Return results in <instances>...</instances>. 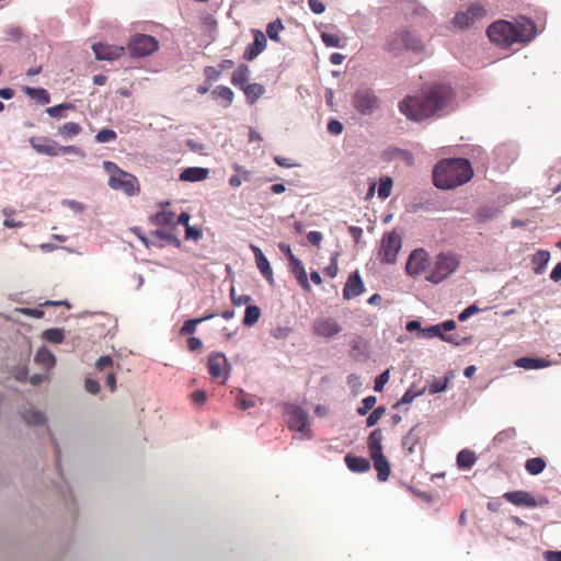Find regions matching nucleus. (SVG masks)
Listing matches in <instances>:
<instances>
[{"mask_svg":"<svg viewBox=\"0 0 561 561\" xmlns=\"http://www.w3.org/2000/svg\"><path fill=\"white\" fill-rule=\"evenodd\" d=\"M455 101L453 88L438 83L425 88L421 95L407 96L398 107L407 118L421 122L450 113L455 108Z\"/></svg>","mask_w":561,"mask_h":561,"instance_id":"obj_1","label":"nucleus"},{"mask_svg":"<svg viewBox=\"0 0 561 561\" xmlns=\"http://www.w3.org/2000/svg\"><path fill=\"white\" fill-rule=\"evenodd\" d=\"M472 175L473 170L467 159H444L433 170V182L437 188L453 190L469 182Z\"/></svg>","mask_w":561,"mask_h":561,"instance_id":"obj_2","label":"nucleus"},{"mask_svg":"<svg viewBox=\"0 0 561 561\" xmlns=\"http://www.w3.org/2000/svg\"><path fill=\"white\" fill-rule=\"evenodd\" d=\"M522 25H515L507 21L493 22L488 27V37L492 43L504 48L512 47L515 43H524L525 33Z\"/></svg>","mask_w":561,"mask_h":561,"instance_id":"obj_3","label":"nucleus"},{"mask_svg":"<svg viewBox=\"0 0 561 561\" xmlns=\"http://www.w3.org/2000/svg\"><path fill=\"white\" fill-rule=\"evenodd\" d=\"M354 110L364 116H371L381 107V101L376 92L367 87L357 89L351 99Z\"/></svg>","mask_w":561,"mask_h":561,"instance_id":"obj_4","label":"nucleus"},{"mask_svg":"<svg viewBox=\"0 0 561 561\" xmlns=\"http://www.w3.org/2000/svg\"><path fill=\"white\" fill-rule=\"evenodd\" d=\"M459 265V261L455 254L439 253L436 255L430 273L425 279L432 284H439L451 275Z\"/></svg>","mask_w":561,"mask_h":561,"instance_id":"obj_5","label":"nucleus"},{"mask_svg":"<svg viewBox=\"0 0 561 561\" xmlns=\"http://www.w3.org/2000/svg\"><path fill=\"white\" fill-rule=\"evenodd\" d=\"M284 413L287 416L289 430L300 433V438L310 439L312 437L309 414L306 410L297 404H286Z\"/></svg>","mask_w":561,"mask_h":561,"instance_id":"obj_6","label":"nucleus"},{"mask_svg":"<svg viewBox=\"0 0 561 561\" xmlns=\"http://www.w3.org/2000/svg\"><path fill=\"white\" fill-rule=\"evenodd\" d=\"M159 48V42L156 37L146 34H135L133 35L128 43L127 49L131 57H147Z\"/></svg>","mask_w":561,"mask_h":561,"instance_id":"obj_7","label":"nucleus"},{"mask_svg":"<svg viewBox=\"0 0 561 561\" xmlns=\"http://www.w3.org/2000/svg\"><path fill=\"white\" fill-rule=\"evenodd\" d=\"M402 245V239L396 231L382 236L378 251V259L382 263L393 264Z\"/></svg>","mask_w":561,"mask_h":561,"instance_id":"obj_8","label":"nucleus"},{"mask_svg":"<svg viewBox=\"0 0 561 561\" xmlns=\"http://www.w3.org/2000/svg\"><path fill=\"white\" fill-rule=\"evenodd\" d=\"M207 367L209 375L213 378L224 377L221 383L226 382L231 369V365L228 362L227 357L225 356V354L220 352H214L208 356Z\"/></svg>","mask_w":561,"mask_h":561,"instance_id":"obj_9","label":"nucleus"},{"mask_svg":"<svg viewBox=\"0 0 561 561\" xmlns=\"http://www.w3.org/2000/svg\"><path fill=\"white\" fill-rule=\"evenodd\" d=\"M427 266L428 254L424 249L419 248L410 253L405 264V271L410 276L416 277L421 275Z\"/></svg>","mask_w":561,"mask_h":561,"instance_id":"obj_10","label":"nucleus"},{"mask_svg":"<svg viewBox=\"0 0 561 561\" xmlns=\"http://www.w3.org/2000/svg\"><path fill=\"white\" fill-rule=\"evenodd\" d=\"M342 331L339 322L331 317H320L312 324V333L318 336L330 339Z\"/></svg>","mask_w":561,"mask_h":561,"instance_id":"obj_11","label":"nucleus"},{"mask_svg":"<svg viewBox=\"0 0 561 561\" xmlns=\"http://www.w3.org/2000/svg\"><path fill=\"white\" fill-rule=\"evenodd\" d=\"M92 49L98 60H116L125 54V47L103 43L93 44Z\"/></svg>","mask_w":561,"mask_h":561,"instance_id":"obj_12","label":"nucleus"},{"mask_svg":"<svg viewBox=\"0 0 561 561\" xmlns=\"http://www.w3.org/2000/svg\"><path fill=\"white\" fill-rule=\"evenodd\" d=\"M108 186L112 190L123 191L128 196H133L138 190L137 179L128 172H125V176H110Z\"/></svg>","mask_w":561,"mask_h":561,"instance_id":"obj_13","label":"nucleus"},{"mask_svg":"<svg viewBox=\"0 0 561 561\" xmlns=\"http://www.w3.org/2000/svg\"><path fill=\"white\" fill-rule=\"evenodd\" d=\"M364 291V283L357 271L352 273L343 288V298L346 300L353 299L359 296Z\"/></svg>","mask_w":561,"mask_h":561,"instance_id":"obj_14","label":"nucleus"},{"mask_svg":"<svg viewBox=\"0 0 561 561\" xmlns=\"http://www.w3.org/2000/svg\"><path fill=\"white\" fill-rule=\"evenodd\" d=\"M30 144L37 153L46 154L49 157L59 156V145L56 141L47 138L32 137L30 139Z\"/></svg>","mask_w":561,"mask_h":561,"instance_id":"obj_15","label":"nucleus"},{"mask_svg":"<svg viewBox=\"0 0 561 561\" xmlns=\"http://www.w3.org/2000/svg\"><path fill=\"white\" fill-rule=\"evenodd\" d=\"M254 41L245 48L243 58L248 61L256 58L266 47V37L265 35L256 30L253 32Z\"/></svg>","mask_w":561,"mask_h":561,"instance_id":"obj_16","label":"nucleus"},{"mask_svg":"<svg viewBox=\"0 0 561 561\" xmlns=\"http://www.w3.org/2000/svg\"><path fill=\"white\" fill-rule=\"evenodd\" d=\"M288 263L290 272L294 274L302 289H305L306 291H310L311 286L308 280L307 272L305 270L302 262L298 257H290V261Z\"/></svg>","mask_w":561,"mask_h":561,"instance_id":"obj_17","label":"nucleus"},{"mask_svg":"<svg viewBox=\"0 0 561 561\" xmlns=\"http://www.w3.org/2000/svg\"><path fill=\"white\" fill-rule=\"evenodd\" d=\"M370 458L374 462V468L377 471L378 480L381 482L387 481L390 474V463L385 457L383 453L374 454L370 456Z\"/></svg>","mask_w":561,"mask_h":561,"instance_id":"obj_18","label":"nucleus"},{"mask_svg":"<svg viewBox=\"0 0 561 561\" xmlns=\"http://www.w3.org/2000/svg\"><path fill=\"white\" fill-rule=\"evenodd\" d=\"M401 41L403 48L408 50H412L414 53H421L424 50V45L422 41L408 28L401 31Z\"/></svg>","mask_w":561,"mask_h":561,"instance_id":"obj_19","label":"nucleus"},{"mask_svg":"<svg viewBox=\"0 0 561 561\" xmlns=\"http://www.w3.org/2000/svg\"><path fill=\"white\" fill-rule=\"evenodd\" d=\"M209 170L201 167H190L184 169L180 174V180L183 182H199L207 179Z\"/></svg>","mask_w":561,"mask_h":561,"instance_id":"obj_20","label":"nucleus"},{"mask_svg":"<svg viewBox=\"0 0 561 561\" xmlns=\"http://www.w3.org/2000/svg\"><path fill=\"white\" fill-rule=\"evenodd\" d=\"M546 27V13L536 12V19L533 20L528 16V43L536 38L538 34L543 32Z\"/></svg>","mask_w":561,"mask_h":561,"instance_id":"obj_21","label":"nucleus"},{"mask_svg":"<svg viewBox=\"0 0 561 561\" xmlns=\"http://www.w3.org/2000/svg\"><path fill=\"white\" fill-rule=\"evenodd\" d=\"M345 465L352 472L364 473L370 469V462L367 458L346 455Z\"/></svg>","mask_w":561,"mask_h":561,"instance_id":"obj_22","label":"nucleus"},{"mask_svg":"<svg viewBox=\"0 0 561 561\" xmlns=\"http://www.w3.org/2000/svg\"><path fill=\"white\" fill-rule=\"evenodd\" d=\"M211 95L216 101H220L224 107H229L233 101V91L226 85H217L213 91Z\"/></svg>","mask_w":561,"mask_h":561,"instance_id":"obj_23","label":"nucleus"},{"mask_svg":"<svg viewBox=\"0 0 561 561\" xmlns=\"http://www.w3.org/2000/svg\"><path fill=\"white\" fill-rule=\"evenodd\" d=\"M550 260V252L547 250H538L531 256V262L534 264V272L537 275H541L545 273L547 264Z\"/></svg>","mask_w":561,"mask_h":561,"instance_id":"obj_24","label":"nucleus"},{"mask_svg":"<svg viewBox=\"0 0 561 561\" xmlns=\"http://www.w3.org/2000/svg\"><path fill=\"white\" fill-rule=\"evenodd\" d=\"M500 214V208L493 204L483 205L478 208L476 218L479 222H488L496 218Z\"/></svg>","mask_w":561,"mask_h":561,"instance_id":"obj_25","label":"nucleus"},{"mask_svg":"<svg viewBox=\"0 0 561 561\" xmlns=\"http://www.w3.org/2000/svg\"><path fill=\"white\" fill-rule=\"evenodd\" d=\"M382 439L383 434L380 428H376L373 432H370L367 442L370 456L374 454L382 453Z\"/></svg>","mask_w":561,"mask_h":561,"instance_id":"obj_26","label":"nucleus"},{"mask_svg":"<svg viewBox=\"0 0 561 561\" xmlns=\"http://www.w3.org/2000/svg\"><path fill=\"white\" fill-rule=\"evenodd\" d=\"M477 462V456L472 450L462 449L457 455V466L460 469H471Z\"/></svg>","mask_w":561,"mask_h":561,"instance_id":"obj_27","label":"nucleus"},{"mask_svg":"<svg viewBox=\"0 0 561 561\" xmlns=\"http://www.w3.org/2000/svg\"><path fill=\"white\" fill-rule=\"evenodd\" d=\"M242 90L249 104H254L265 92V88L260 83L245 84Z\"/></svg>","mask_w":561,"mask_h":561,"instance_id":"obj_28","label":"nucleus"},{"mask_svg":"<svg viewBox=\"0 0 561 561\" xmlns=\"http://www.w3.org/2000/svg\"><path fill=\"white\" fill-rule=\"evenodd\" d=\"M24 92L36 103L41 105L48 104L50 102L49 93L43 88H31L25 87Z\"/></svg>","mask_w":561,"mask_h":561,"instance_id":"obj_29","label":"nucleus"},{"mask_svg":"<svg viewBox=\"0 0 561 561\" xmlns=\"http://www.w3.org/2000/svg\"><path fill=\"white\" fill-rule=\"evenodd\" d=\"M233 170L236 171V174L231 175L229 179V185L231 187H239L243 182L251 180V172L239 164H234Z\"/></svg>","mask_w":561,"mask_h":561,"instance_id":"obj_30","label":"nucleus"},{"mask_svg":"<svg viewBox=\"0 0 561 561\" xmlns=\"http://www.w3.org/2000/svg\"><path fill=\"white\" fill-rule=\"evenodd\" d=\"M215 317H217V313H210V314L204 316L202 318L186 320L183 323L182 328L180 329V334L181 335L193 334L196 331L197 324H199L204 321H207L209 319H213Z\"/></svg>","mask_w":561,"mask_h":561,"instance_id":"obj_31","label":"nucleus"},{"mask_svg":"<svg viewBox=\"0 0 561 561\" xmlns=\"http://www.w3.org/2000/svg\"><path fill=\"white\" fill-rule=\"evenodd\" d=\"M250 78V69L247 65L241 64L231 76V83L236 87H244L245 82Z\"/></svg>","mask_w":561,"mask_h":561,"instance_id":"obj_32","label":"nucleus"},{"mask_svg":"<svg viewBox=\"0 0 561 561\" xmlns=\"http://www.w3.org/2000/svg\"><path fill=\"white\" fill-rule=\"evenodd\" d=\"M261 309L256 305H249L245 308L244 317H243V324L245 327H253L261 317Z\"/></svg>","mask_w":561,"mask_h":561,"instance_id":"obj_33","label":"nucleus"},{"mask_svg":"<svg viewBox=\"0 0 561 561\" xmlns=\"http://www.w3.org/2000/svg\"><path fill=\"white\" fill-rule=\"evenodd\" d=\"M417 426L412 427L409 433L402 438V447L407 455L414 453L415 445L419 442V436L415 434Z\"/></svg>","mask_w":561,"mask_h":561,"instance_id":"obj_34","label":"nucleus"},{"mask_svg":"<svg viewBox=\"0 0 561 561\" xmlns=\"http://www.w3.org/2000/svg\"><path fill=\"white\" fill-rule=\"evenodd\" d=\"M81 129L82 128L78 123L68 122L59 127L58 134L64 139H70V138L78 136L80 134Z\"/></svg>","mask_w":561,"mask_h":561,"instance_id":"obj_35","label":"nucleus"},{"mask_svg":"<svg viewBox=\"0 0 561 561\" xmlns=\"http://www.w3.org/2000/svg\"><path fill=\"white\" fill-rule=\"evenodd\" d=\"M454 378L451 371L445 375L444 379H435L427 388L428 393L435 394L444 392L447 389L448 382Z\"/></svg>","mask_w":561,"mask_h":561,"instance_id":"obj_36","label":"nucleus"},{"mask_svg":"<svg viewBox=\"0 0 561 561\" xmlns=\"http://www.w3.org/2000/svg\"><path fill=\"white\" fill-rule=\"evenodd\" d=\"M255 262H256V266H257L259 271L261 272V274L265 277V279L271 285H273L274 284L273 271H272V267L270 265L267 257L264 255V256L255 260Z\"/></svg>","mask_w":561,"mask_h":561,"instance_id":"obj_37","label":"nucleus"},{"mask_svg":"<svg viewBox=\"0 0 561 561\" xmlns=\"http://www.w3.org/2000/svg\"><path fill=\"white\" fill-rule=\"evenodd\" d=\"M35 360L46 368H50L55 365V356L54 354L45 347H42L35 355Z\"/></svg>","mask_w":561,"mask_h":561,"instance_id":"obj_38","label":"nucleus"},{"mask_svg":"<svg viewBox=\"0 0 561 561\" xmlns=\"http://www.w3.org/2000/svg\"><path fill=\"white\" fill-rule=\"evenodd\" d=\"M43 337L50 343L59 344L65 339V331L59 328L47 329L43 332Z\"/></svg>","mask_w":561,"mask_h":561,"instance_id":"obj_39","label":"nucleus"},{"mask_svg":"<svg viewBox=\"0 0 561 561\" xmlns=\"http://www.w3.org/2000/svg\"><path fill=\"white\" fill-rule=\"evenodd\" d=\"M284 30V25L280 19H276L266 26V35L270 39L280 42L279 33Z\"/></svg>","mask_w":561,"mask_h":561,"instance_id":"obj_40","label":"nucleus"},{"mask_svg":"<svg viewBox=\"0 0 561 561\" xmlns=\"http://www.w3.org/2000/svg\"><path fill=\"white\" fill-rule=\"evenodd\" d=\"M426 391V388L415 389L414 387L409 388L399 402L394 404V408H398L401 404H409L411 403L415 398L422 396Z\"/></svg>","mask_w":561,"mask_h":561,"instance_id":"obj_41","label":"nucleus"},{"mask_svg":"<svg viewBox=\"0 0 561 561\" xmlns=\"http://www.w3.org/2000/svg\"><path fill=\"white\" fill-rule=\"evenodd\" d=\"M23 417L25 422L31 425H39L45 423L44 413L35 409L26 410L23 414Z\"/></svg>","mask_w":561,"mask_h":561,"instance_id":"obj_42","label":"nucleus"},{"mask_svg":"<svg viewBox=\"0 0 561 561\" xmlns=\"http://www.w3.org/2000/svg\"><path fill=\"white\" fill-rule=\"evenodd\" d=\"M403 48L402 41H401V31L394 32L387 41L385 49L390 53H398L401 51Z\"/></svg>","mask_w":561,"mask_h":561,"instance_id":"obj_43","label":"nucleus"},{"mask_svg":"<svg viewBox=\"0 0 561 561\" xmlns=\"http://www.w3.org/2000/svg\"><path fill=\"white\" fill-rule=\"evenodd\" d=\"M546 466V460L541 457L529 458L528 474L537 476L545 470Z\"/></svg>","mask_w":561,"mask_h":561,"instance_id":"obj_44","label":"nucleus"},{"mask_svg":"<svg viewBox=\"0 0 561 561\" xmlns=\"http://www.w3.org/2000/svg\"><path fill=\"white\" fill-rule=\"evenodd\" d=\"M392 184H393L392 179L389 176H383L380 179L379 187H378V197L380 199H386L390 196Z\"/></svg>","mask_w":561,"mask_h":561,"instance_id":"obj_45","label":"nucleus"},{"mask_svg":"<svg viewBox=\"0 0 561 561\" xmlns=\"http://www.w3.org/2000/svg\"><path fill=\"white\" fill-rule=\"evenodd\" d=\"M453 22L456 27L465 28V27H468L471 24H473L474 20H473V18H471L470 13L468 11H466V12H458L455 15Z\"/></svg>","mask_w":561,"mask_h":561,"instance_id":"obj_46","label":"nucleus"},{"mask_svg":"<svg viewBox=\"0 0 561 561\" xmlns=\"http://www.w3.org/2000/svg\"><path fill=\"white\" fill-rule=\"evenodd\" d=\"M174 213L162 210L154 215L153 222L158 226H170L173 224Z\"/></svg>","mask_w":561,"mask_h":561,"instance_id":"obj_47","label":"nucleus"},{"mask_svg":"<svg viewBox=\"0 0 561 561\" xmlns=\"http://www.w3.org/2000/svg\"><path fill=\"white\" fill-rule=\"evenodd\" d=\"M321 38H322V42L328 47H336V48H342L343 47L341 38H340V36L337 34L322 32L321 33Z\"/></svg>","mask_w":561,"mask_h":561,"instance_id":"obj_48","label":"nucleus"},{"mask_svg":"<svg viewBox=\"0 0 561 561\" xmlns=\"http://www.w3.org/2000/svg\"><path fill=\"white\" fill-rule=\"evenodd\" d=\"M504 497L515 505H526V491L506 492Z\"/></svg>","mask_w":561,"mask_h":561,"instance_id":"obj_49","label":"nucleus"},{"mask_svg":"<svg viewBox=\"0 0 561 561\" xmlns=\"http://www.w3.org/2000/svg\"><path fill=\"white\" fill-rule=\"evenodd\" d=\"M421 334L424 337L433 339L438 337L440 340L445 339V333L442 331V325L435 324L431 325L428 328H425L424 330H421Z\"/></svg>","mask_w":561,"mask_h":561,"instance_id":"obj_50","label":"nucleus"},{"mask_svg":"<svg viewBox=\"0 0 561 561\" xmlns=\"http://www.w3.org/2000/svg\"><path fill=\"white\" fill-rule=\"evenodd\" d=\"M73 108V105L71 103H61L55 106H50L46 108V113L54 118H60L64 116L65 110Z\"/></svg>","mask_w":561,"mask_h":561,"instance_id":"obj_51","label":"nucleus"},{"mask_svg":"<svg viewBox=\"0 0 561 561\" xmlns=\"http://www.w3.org/2000/svg\"><path fill=\"white\" fill-rule=\"evenodd\" d=\"M386 412V408L382 405L377 407L366 419V425L371 427L376 425Z\"/></svg>","mask_w":561,"mask_h":561,"instance_id":"obj_52","label":"nucleus"},{"mask_svg":"<svg viewBox=\"0 0 561 561\" xmlns=\"http://www.w3.org/2000/svg\"><path fill=\"white\" fill-rule=\"evenodd\" d=\"M376 397L375 396H368L362 400L360 405L357 408V413L359 415H366L376 404Z\"/></svg>","mask_w":561,"mask_h":561,"instance_id":"obj_53","label":"nucleus"},{"mask_svg":"<svg viewBox=\"0 0 561 561\" xmlns=\"http://www.w3.org/2000/svg\"><path fill=\"white\" fill-rule=\"evenodd\" d=\"M116 137L117 135L113 129L104 128L96 134L95 140L100 144H104L115 140Z\"/></svg>","mask_w":561,"mask_h":561,"instance_id":"obj_54","label":"nucleus"},{"mask_svg":"<svg viewBox=\"0 0 561 561\" xmlns=\"http://www.w3.org/2000/svg\"><path fill=\"white\" fill-rule=\"evenodd\" d=\"M153 234L158 239L165 241L168 243L174 244L175 247H179L181 243L180 240L175 236H173L171 232H168L165 230H156L153 232Z\"/></svg>","mask_w":561,"mask_h":561,"instance_id":"obj_55","label":"nucleus"},{"mask_svg":"<svg viewBox=\"0 0 561 561\" xmlns=\"http://www.w3.org/2000/svg\"><path fill=\"white\" fill-rule=\"evenodd\" d=\"M237 405L242 410H247L254 405V400L251 396H248L240 390L239 396L237 397Z\"/></svg>","mask_w":561,"mask_h":561,"instance_id":"obj_56","label":"nucleus"},{"mask_svg":"<svg viewBox=\"0 0 561 561\" xmlns=\"http://www.w3.org/2000/svg\"><path fill=\"white\" fill-rule=\"evenodd\" d=\"M103 168L110 176H125V171L117 167L116 163L112 161H103Z\"/></svg>","mask_w":561,"mask_h":561,"instance_id":"obj_57","label":"nucleus"},{"mask_svg":"<svg viewBox=\"0 0 561 561\" xmlns=\"http://www.w3.org/2000/svg\"><path fill=\"white\" fill-rule=\"evenodd\" d=\"M337 253H334L331 256L330 264L323 270L325 276L330 278H334L337 274Z\"/></svg>","mask_w":561,"mask_h":561,"instance_id":"obj_58","label":"nucleus"},{"mask_svg":"<svg viewBox=\"0 0 561 561\" xmlns=\"http://www.w3.org/2000/svg\"><path fill=\"white\" fill-rule=\"evenodd\" d=\"M389 378H390L389 370H385L383 373L378 375L375 379V385H374L375 391H377V392L382 391L385 385L389 381Z\"/></svg>","mask_w":561,"mask_h":561,"instance_id":"obj_59","label":"nucleus"},{"mask_svg":"<svg viewBox=\"0 0 561 561\" xmlns=\"http://www.w3.org/2000/svg\"><path fill=\"white\" fill-rule=\"evenodd\" d=\"M468 12L474 21L481 19L486 13L485 9L479 3L471 4L468 9Z\"/></svg>","mask_w":561,"mask_h":561,"instance_id":"obj_60","label":"nucleus"},{"mask_svg":"<svg viewBox=\"0 0 561 561\" xmlns=\"http://www.w3.org/2000/svg\"><path fill=\"white\" fill-rule=\"evenodd\" d=\"M61 204L75 213H82L85 209V206L82 203L75 199H64Z\"/></svg>","mask_w":561,"mask_h":561,"instance_id":"obj_61","label":"nucleus"},{"mask_svg":"<svg viewBox=\"0 0 561 561\" xmlns=\"http://www.w3.org/2000/svg\"><path fill=\"white\" fill-rule=\"evenodd\" d=\"M550 363L543 358L528 357V369H540L549 366Z\"/></svg>","mask_w":561,"mask_h":561,"instance_id":"obj_62","label":"nucleus"},{"mask_svg":"<svg viewBox=\"0 0 561 561\" xmlns=\"http://www.w3.org/2000/svg\"><path fill=\"white\" fill-rule=\"evenodd\" d=\"M479 308L476 306V305H470L468 306L466 309H463L459 316H458V320L463 322L466 321L467 319H469L471 316L476 314L477 312H479Z\"/></svg>","mask_w":561,"mask_h":561,"instance_id":"obj_63","label":"nucleus"},{"mask_svg":"<svg viewBox=\"0 0 561 561\" xmlns=\"http://www.w3.org/2000/svg\"><path fill=\"white\" fill-rule=\"evenodd\" d=\"M546 561H561V550H547L543 552Z\"/></svg>","mask_w":561,"mask_h":561,"instance_id":"obj_64","label":"nucleus"}]
</instances>
